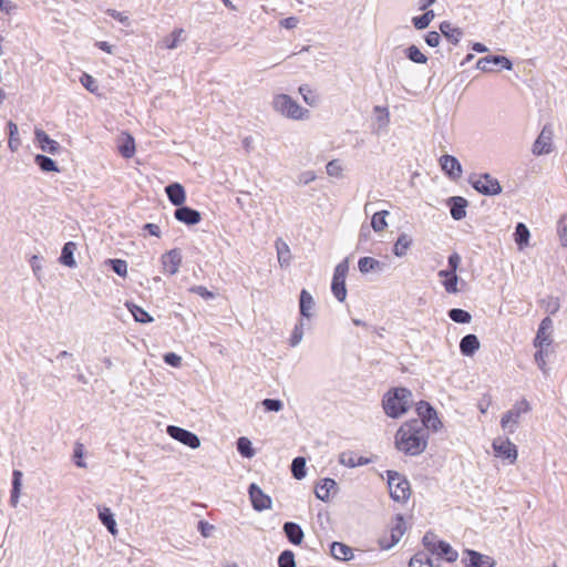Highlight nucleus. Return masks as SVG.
<instances>
[{"label":"nucleus","mask_w":567,"mask_h":567,"mask_svg":"<svg viewBox=\"0 0 567 567\" xmlns=\"http://www.w3.org/2000/svg\"><path fill=\"white\" fill-rule=\"evenodd\" d=\"M429 431L419 419H412L401 424L394 435L395 449L410 456L423 453L427 446Z\"/></svg>","instance_id":"f257e3e1"},{"label":"nucleus","mask_w":567,"mask_h":567,"mask_svg":"<svg viewBox=\"0 0 567 567\" xmlns=\"http://www.w3.org/2000/svg\"><path fill=\"white\" fill-rule=\"evenodd\" d=\"M411 395V391L405 388L390 390L383 398L385 414L394 419L403 415L410 406Z\"/></svg>","instance_id":"f03ea898"},{"label":"nucleus","mask_w":567,"mask_h":567,"mask_svg":"<svg viewBox=\"0 0 567 567\" xmlns=\"http://www.w3.org/2000/svg\"><path fill=\"white\" fill-rule=\"evenodd\" d=\"M272 105L278 113L292 120H303L309 115V111L307 109H302L288 94L276 95L274 97Z\"/></svg>","instance_id":"7ed1b4c3"},{"label":"nucleus","mask_w":567,"mask_h":567,"mask_svg":"<svg viewBox=\"0 0 567 567\" xmlns=\"http://www.w3.org/2000/svg\"><path fill=\"white\" fill-rule=\"evenodd\" d=\"M389 492L393 501L405 503L411 496L409 481L398 473L389 474Z\"/></svg>","instance_id":"20e7f679"},{"label":"nucleus","mask_w":567,"mask_h":567,"mask_svg":"<svg viewBox=\"0 0 567 567\" xmlns=\"http://www.w3.org/2000/svg\"><path fill=\"white\" fill-rule=\"evenodd\" d=\"M406 532V525L403 516L398 514L394 517V522L390 529L385 532L379 539L380 547L383 549H389L393 547L399 540L402 538L404 533Z\"/></svg>","instance_id":"39448f33"},{"label":"nucleus","mask_w":567,"mask_h":567,"mask_svg":"<svg viewBox=\"0 0 567 567\" xmlns=\"http://www.w3.org/2000/svg\"><path fill=\"white\" fill-rule=\"evenodd\" d=\"M529 411L530 404L526 399L517 401L514 406L503 415L501 420L502 427L507 430L509 433H513L519 422L520 416L528 413Z\"/></svg>","instance_id":"423d86ee"},{"label":"nucleus","mask_w":567,"mask_h":567,"mask_svg":"<svg viewBox=\"0 0 567 567\" xmlns=\"http://www.w3.org/2000/svg\"><path fill=\"white\" fill-rule=\"evenodd\" d=\"M423 545L430 550L432 554L437 555L439 557L444 558L449 563H454L457 560L458 554L452 546L444 542L437 540L433 536L425 535L423 537Z\"/></svg>","instance_id":"0eeeda50"},{"label":"nucleus","mask_w":567,"mask_h":567,"mask_svg":"<svg viewBox=\"0 0 567 567\" xmlns=\"http://www.w3.org/2000/svg\"><path fill=\"white\" fill-rule=\"evenodd\" d=\"M348 270H349L348 260L341 261L334 268L332 284H331V290H332L333 296L339 301H344L346 297H347L346 278L348 275Z\"/></svg>","instance_id":"6e6552de"},{"label":"nucleus","mask_w":567,"mask_h":567,"mask_svg":"<svg viewBox=\"0 0 567 567\" xmlns=\"http://www.w3.org/2000/svg\"><path fill=\"white\" fill-rule=\"evenodd\" d=\"M416 413L420 416L419 422L424 423L425 430L429 431L432 429L433 431H437L442 427V422L440 421L435 409L426 401H420L416 404Z\"/></svg>","instance_id":"1a4fd4ad"},{"label":"nucleus","mask_w":567,"mask_h":567,"mask_svg":"<svg viewBox=\"0 0 567 567\" xmlns=\"http://www.w3.org/2000/svg\"><path fill=\"white\" fill-rule=\"evenodd\" d=\"M470 182L477 192L484 195H497L502 190L498 181L488 174L474 175Z\"/></svg>","instance_id":"9d476101"},{"label":"nucleus","mask_w":567,"mask_h":567,"mask_svg":"<svg viewBox=\"0 0 567 567\" xmlns=\"http://www.w3.org/2000/svg\"><path fill=\"white\" fill-rule=\"evenodd\" d=\"M493 450L497 457L507 460L514 464L517 460V447L508 439L497 437L493 441Z\"/></svg>","instance_id":"9b49d317"},{"label":"nucleus","mask_w":567,"mask_h":567,"mask_svg":"<svg viewBox=\"0 0 567 567\" xmlns=\"http://www.w3.org/2000/svg\"><path fill=\"white\" fill-rule=\"evenodd\" d=\"M162 272L166 276H174L178 272L182 265V254L179 249L174 248L163 254L161 257Z\"/></svg>","instance_id":"f8f14e48"},{"label":"nucleus","mask_w":567,"mask_h":567,"mask_svg":"<svg viewBox=\"0 0 567 567\" xmlns=\"http://www.w3.org/2000/svg\"><path fill=\"white\" fill-rule=\"evenodd\" d=\"M167 433L175 440L179 441L181 443L192 447L197 449L200 444V441L198 436L185 429L169 425L167 427Z\"/></svg>","instance_id":"ddd939ff"},{"label":"nucleus","mask_w":567,"mask_h":567,"mask_svg":"<svg viewBox=\"0 0 567 567\" xmlns=\"http://www.w3.org/2000/svg\"><path fill=\"white\" fill-rule=\"evenodd\" d=\"M249 497L252 504V507L256 511H265L271 508V498L267 494H265L261 488L252 483L249 486Z\"/></svg>","instance_id":"4468645a"},{"label":"nucleus","mask_w":567,"mask_h":567,"mask_svg":"<svg viewBox=\"0 0 567 567\" xmlns=\"http://www.w3.org/2000/svg\"><path fill=\"white\" fill-rule=\"evenodd\" d=\"M553 131L544 126L533 145V153L537 156L551 152Z\"/></svg>","instance_id":"2eb2a0df"},{"label":"nucleus","mask_w":567,"mask_h":567,"mask_svg":"<svg viewBox=\"0 0 567 567\" xmlns=\"http://www.w3.org/2000/svg\"><path fill=\"white\" fill-rule=\"evenodd\" d=\"M442 171L452 179H458L462 176V166L456 157L452 155H443L440 157Z\"/></svg>","instance_id":"dca6fc26"},{"label":"nucleus","mask_w":567,"mask_h":567,"mask_svg":"<svg viewBox=\"0 0 567 567\" xmlns=\"http://www.w3.org/2000/svg\"><path fill=\"white\" fill-rule=\"evenodd\" d=\"M117 150L122 157L132 158L136 152L134 137L127 132H122L117 140Z\"/></svg>","instance_id":"f3484780"},{"label":"nucleus","mask_w":567,"mask_h":567,"mask_svg":"<svg viewBox=\"0 0 567 567\" xmlns=\"http://www.w3.org/2000/svg\"><path fill=\"white\" fill-rule=\"evenodd\" d=\"M336 492L337 483L332 478H322L315 489L316 496L323 502L329 501Z\"/></svg>","instance_id":"a211bd4d"},{"label":"nucleus","mask_w":567,"mask_h":567,"mask_svg":"<svg viewBox=\"0 0 567 567\" xmlns=\"http://www.w3.org/2000/svg\"><path fill=\"white\" fill-rule=\"evenodd\" d=\"M175 218L186 225H196L200 221V213L190 207H179L174 213Z\"/></svg>","instance_id":"6ab92c4d"},{"label":"nucleus","mask_w":567,"mask_h":567,"mask_svg":"<svg viewBox=\"0 0 567 567\" xmlns=\"http://www.w3.org/2000/svg\"><path fill=\"white\" fill-rule=\"evenodd\" d=\"M465 564L467 567H494V560L474 550H466Z\"/></svg>","instance_id":"aec40b11"},{"label":"nucleus","mask_w":567,"mask_h":567,"mask_svg":"<svg viewBox=\"0 0 567 567\" xmlns=\"http://www.w3.org/2000/svg\"><path fill=\"white\" fill-rule=\"evenodd\" d=\"M491 64H499L507 70L512 68L511 61L505 56H485L477 61V68L483 71H492Z\"/></svg>","instance_id":"412c9836"},{"label":"nucleus","mask_w":567,"mask_h":567,"mask_svg":"<svg viewBox=\"0 0 567 567\" xmlns=\"http://www.w3.org/2000/svg\"><path fill=\"white\" fill-rule=\"evenodd\" d=\"M331 556L338 560H350L353 557V550L344 543L334 542L330 546Z\"/></svg>","instance_id":"4be33fe9"},{"label":"nucleus","mask_w":567,"mask_h":567,"mask_svg":"<svg viewBox=\"0 0 567 567\" xmlns=\"http://www.w3.org/2000/svg\"><path fill=\"white\" fill-rule=\"evenodd\" d=\"M480 349V341L475 334H466L460 342L462 354L471 357Z\"/></svg>","instance_id":"5701e85b"},{"label":"nucleus","mask_w":567,"mask_h":567,"mask_svg":"<svg viewBox=\"0 0 567 567\" xmlns=\"http://www.w3.org/2000/svg\"><path fill=\"white\" fill-rule=\"evenodd\" d=\"M284 532L289 542L292 543L293 545H300L302 543L303 532L298 524L292 522L285 523Z\"/></svg>","instance_id":"b1692460"},{"label":"nucleus","mask_w":567,"mask_h":567,"mask_svg":"<svg viewBox=\"0 0 567 567\" xmlns=\"http://www.w3.org/2000/svg\"><path fill=\"white\" fill-rule=\"evenodd\" d=\"M97 511H99V518L102 522V524L107 528V530L112 535H116L117 534L116 522L114 519V516H113L111 509L105 506H100L97 508Z\"/></svg>","instance_id":"393cba45"},{"label":"nucleus","mask_w":567,"mask_h":567,"mask_svg":"<svg viewBox=\"0 0 567 567\" xmlns=\"http://www.w3.org/2000/svg\"><path fill=\"white\" fill-rule=\"evenodd\" d=\"M166 194L172 204L179 206L185 202V190L181 184H172L166 187Z\"/></svg>","instance_id":"a878e982"},{"label":"nucleus","mask_w":567,"mask_h":567,"mask_svg":"<svg viewBox=\"0 0 567 567\" xmlns=\"http://www.w3.org/2000/svg\"><path fill=\"white\" fill-rule=\"evenodd\" d=\"M76 250V244L73 241H68L64 244L60 257L61 264L68 266L70 268H74L76 266V261L74 259V251Z\"/></svg>","instance_id":"bb28decb"},{"label":"nucleus","mask_w":567,"mask_h":567,"mask_svg":"<svg viewBox=\"0 0 567 567\" xmlns=\"http://www.w3.org/2000/svg\"><path fill=\"white\" fill-rule=\"evenodd\" d=\"M38 144L41 147L43 152L50 153V154H56L60 151V144L51 140L44 132L38 131Z\"/></svg>","instance_id":"cd10ccee"},{"label":"nucleus","mask_w":567,"mask_h":567,"mask_svg":"<svg viewBox=\"0 0 567 567\" xmlns=\"http://www.w3.org/2000/svg\"><path fill=\"white\" fill-rule=\"evenodd\" d=\"M22 485V472L14 470L12 473V489L10 496V504L16 507L19 502L20 489Z\"/></svg>","instance_id":"c85d7f7f"},{"label":"nucleus","mask_w":567,"mask_h":567,"mask_svg":"<svg viewBox=\"0 0 567 567\" xmlns=\"http://www.w3.org/2000/svg\"><path fill=\"white\" fill-rule=\"evenodd\" d=\"M439 276L444 278L443 286L449 293L457 292L458 277L453 271L440 270Z\"/></svg>","instance_id":"c756f323"},{"label":"nucleus","mask_w":567,"mask_h":567,"mask_svg":"<svg viewBox=\"0 0 567 567\" xmlns=\"http://www.w3.org/2000/svg\"><path fill=\"white\" fill-rule=\"evenodd\" d=\"M467 202L463 197H453L451 206V215L454 219L460 220L466 215Z\"/></svg>","instance_id":"7c9ffc66"},{"label":"nucleus","mask_w":567,"mask_h":567,"mask_svg":"<svg viewBox=\"0 0 567 567\" xmlns=\"http://www.w3.org/2000/svg\"><path fill=\"white\" fill-rule=\"evenodd\" d=\"M529 236V230L525 226V224L518 223L515 229L514 237L515 243L517 244L520 250L528 246Z\"/></svg>","instance_id":"2f4dec72"},{"label":"nucleus","mask_w":567,"mask_h":567,"mask_svg":"<svg viewBox=\"0 0 567 567\" xmlns=\"http://www.w3.org/2000/svg\"><path fill=\"white\" fill-rule=\"evenodd\" d=\"M126 307L128 308V310L131 311V313L133 315L134 319L137 322L148 323L153 321V318L142 307L132 302H127Z\"/></svg>","instance_id":"473e14b6"},{"label":"nucleus","mask_w":567,"mask_h":567,"mask_svg":"<svg viewBox=\"0 0 567 567\" xmlns=\"http://www.w3.org/2000/svg\"><path fill=\"white\" fill-rule=\"evenodd\" d=\"M440 30L443 33V35L446 37L453 43H457L462 35V31L458 28L453 27L447 21L441 23Z\"/></svg>","instance_id":"72a5a7b5"},{"label":"nucleus","mask_w":567,"mask_h":567,"mask_svg":"<svg viewBox=\"0 0 567 567\" xmlns=\"http://www.w3.org/2000/svg\"><path fill=\"white\" fill-rule=\"evenodd\" d=\"M8 130H9L8 146L12 152H16L21 144L20 138H19L18 125L16 123H13L12 121H9Z\"/></svg>","instance_id":"f704fd0d"},{"label":"nucleus","mask_w":567,"mask_h":567,"mask_svg":"<svg viewBox=\"0 0 567 567\" xmlns=\"http://www.w3.org/2000/svg\"><path fill=\"white\" fill-rule=\"evenodd\" d=\"M411 244H412L411 238L408 235L402 234L401 236H399L398 240L394 244V247H393L394 255L398 257L404 256L406 254L408 249L410 248Z\"/></svg>","instance_id":"c9c22d12"},{"label":"nucleus","mask_w":567,"mask_h":567,"mask_svg":"<svg viewBox=\"0 0 567 567\" xmlns=\"http://www.w3.org/2000/svg\"><path fill=\"white\" fill-rule=\"evenodd\" d=\"M313 303L312 296L306 289H302L300 293V313L303 317H310V309L313 307Z\"/></svg>","instance_id":"e433bc0d"},{"label":"nucleus","mask_w":567,"mask_h":567,"mask_svg":"<svg viewBox=\"0 0 567 567\" xmlns=\"http://www.w3.org/2000/svg\"><path fill=\"white\" fill-rule=\"evenodd\" d=\"M389 215L388 210H381L375 213L371 218V226L374 231H382L388 226L385 217Z\"/></svg>","instance_id":"4c0bfd02"},{"label":"nucleus","mask_w":567,"mask_h":567,"mask_svg":"<svg viewBox=\"0 0 567 567\" xmlns=\"http://www.w3.org/2000/svg\"><path fill=\"white\" fill-rule=\"evenodd\" d=\"M184 30L182 28L175 29L172 34L163 40L166 49H175L183 40Z\"/></svg>","instance_id":"58836bf2"},{"label":"nucleus","mask_w":567,"mask_h":567,"mask_svg":"<svg viewBox=\"0 0 567 567\" xmlns=\"http://www.w3.org/2000/svg\"><path fill=\"white\" fill-rule=\"evenodd\" d=\"M409 567H433V564L425 553H416L410 559Z\"/></svg>","instance_id":"ea45409f"},{"label":"nucleus","mask_w":567,"mask_h":567,"mask_svg":"<svg viewBox=\"0 0 567 567\" xmlns=\"http://www.w3.org/2000/svg\"><path fill=\"white\" fill-rule=\"evenodd\" d=\"M299 93L302 95L303 101L308 105L313 106L317 104L318 95L313 90H311V87L309 85H307V84L300 85Z\"/></svg>","instance_id":"a19ab883"},{"label":"nucleus","mask_w":567,"mask_h":567,"mask_svg":"<svg viewBox=\"0 0 567 567\" xmlns=\"http://www.w3.org/2000/svg\"><path fill=\"white\" fill-rule=\"evenodd\" d=\"M449 317L454 322H457V323H468L472 319V316L470 312H467L463 309H458V308L451 309L449 311Z\"/></svg>","instance_id":"79ce46f5"},{"label":"nucleus","mask_w":567,"mask_h":567,"mask_svg":"<svg viewBox=\"0 0 567 567\" xmlns=\"http://www.w3.org/2000/svg\"><path fill=\"white\" fill-rule=\"evenodd\" d=\"M291 472L297 480L303 478L306 476V460L296 457L291 464Z\"/></svg>","instance_id":"37998d69"},{"label":"nucleus","mask_w":567,"mask_h":567,"mask_svg":"<svg viewBox=\"0 0 567 567\" xmlns=\"http://www.w3.org/2000/svg\"><path fill=\"white\" fill-rule=\"evenodd\" d=\"M433 19L434 12L432 10H427L424 14L414 17L412 21L416 29L422 30L425 29Z\"/></svg>","instance_id":"c03bdc74"},{"label":"nucleus","mask_w":567,"mask_h":567,"mask_svg":"<svg viewBox=\"0 0 567 567\" xmlns=\"http://www.w3.org/2000/svg\"><path fill=\"white\" fill-rule=\"evenodd\" d=\"M406 56L415 62V63H420V64H424L426 63L427 61V58L420 51V49L415 45H411L406 49Z\"/></svg>","instance_id":"a18cd8bd"},{"label":"nucleus","mask_w":567,"mask_h":567,"mask_svg":"<svg viewBox=\"0 0 567 567\" xmlns=\"http://www.w3.org/2000/svg\"><path fill=\"white\" fill-rule=\"evenodd\" d=\"M38 166L43 172H59L56 163L44 155L38 154Z\"/></svg>","instance_id":"49530a36"},{"label":"nucleus","mask_w":567,"mask_h":567,"mask_svg":"<svg viewBox=\"0 0 567 567\" xmlns=\"http://www.w3.org/2000/svg\"><path fill=\"white\" fill-rule=\"evenodd\" d=\"M84 457V445L80 442H76L74 444L73 450V461L78 467H86L85 462L83 461Z\"/></svg>","instance_id":"de8ad7c7"},{"label":"nucleus","mask_w":567,"mask_h":567,"mask_svg":"<svg viewBox=\"0 0 567 567\" xmlns=\"http://www.w3.org/2000/svg\"><path fill=\"white\" fill-rule=\"evenodd\" d=\"M237 449L243 456L251 457L254 455L251 442L247 437H240L237 441Z\"/></svg>","instance_id":"09e8293b"},{"label":"nucleus","mask_w":567,"mask_h":567,"mask_svg":"<svg viewBox=\"0 0 567 567\" xmlns=\"http://www.w3.org/2000/svg\"><path fill=\"white\" fill-rule=\"evenodd\" d=\"M557 233L561 246L567 247V215H564L557 226Z\"/></svg>","instance_id":"8fccbe9b"},{"label":"nucleus","mask_w":567,"mask_h":567,"mask_svg":"<svg viewBox=\"0 0 567 567\" xmlns=\"http://www.w3.org/2000/svg\"><path fill=\"white\" fill-rule=\"evenodd\" d=\"M80 82L91 93H96L99 90V85H97L95 79L87 73H83L81 75Z\"/></svg>","instance_id":"3c124183"},{"label":"nucleus","mask_w":567,"mask_h":567,"mask_svg":"<svg viewBox=\"0 0 567 567\" xmlns=\"http://www.w3.org/2000/svg\"><path fill=\"white\" fill-rule=\"evenodd\" d=\"M327 174L331 177H340L343 171L342 164L339 159L330 161L327 166Z\"/></svg>","instance_id":"603ef678"},{"label":"nucleus","mask_w":567,"mask_h":567,"mask_svg":"<svg viewBox=\"0 0 567 567\" xmlns=\"http://www.w3.org/2000/svg\"><path fill=\"white\" fill-rule=\"evenodd\" d=\"M379 265V261L371 257L360 258L358 266L359 270L363 274L373 270Z\"/></svg>","instance_id":"864d4df0"},{"label":"nucleus","mask_w":567,"mask_h":567,"mask_svg":"<svg viewBox=\"0 0 567 567\" xmlns=\"http://www.w3.org/2000/svg\"><path fill=\"white\" fill-rule=\"evenodd\" d=\"M279 567H295V555L291 550H284L278 558Z\"/></svg>","instance_id":"5fc2aeb1"},{"label":"nucleus","mask_w":567,"mask_h":567,"mask_svg":"<svg viewBox=\"0 0 567 567\" xmlns=\"http://www.w3.org/2000/svg\"><path fill=\"white\" fill-rule=\"evenodd\" d=\"M112 265V269L114 272H116L121 277L127 276V264L125 260L122 259H112L110 260Z\"/></svg>","instance_id":"6e6d98bb"},{"label":"nucleus","mask_w":567,"mask_h":567,"mask_svg":"<svg viewBox=\"0 0 567 567\" xmlns=\"http://www.w3.org/2000/svg\"><path fill=\"white\" fill-rule=\"evenodd\" d=\"M550 342H551V339H550L549 331L544 332L542 339H539V331H537L536 338L534 340V346L536 348H546L550 344Z\"/></svg>","instance_id":"4d7b16f0"},{"label":"nucleus","mask_w":567,"mask_h":567,"mask_svg":"<svg viewBox=\"0 0 567 567\" xmlns=\"http://www.w3.org/2000/svg\"><path fill=\"white\" fill-rule=\"evenodd\" d=\"M262 405L267 411H280L282 409V402L279 400L265 399Z\"/></svg>","instance_id":"13d9d810"},{"label":"nucleus","mask_w":567,"mask_h":567,"mask_svg":"<svg viewBox=\"0 0 567 567\" xmlns=\"http://www.w3.org/2000/svg\"><path fill=\"white\" fill-rule=\"evenodd\" d=\"M190 291L203 297L204 299H212L214 297V293L204 286H194L190 288Z\"/></svg>","instance_id":"bf43d9fd"},{"label":"nucleus","mask_w":567,"mask_h":567,"mask_svg":"<svg viewBox=\"0 0 567 567\" xmlns=\"http://www.w3.org/2000/svg\"><path fill=\"white\" fill-rule=\"evenodd\" d=\"M302 334H303L302 327L296 326L292 331L291 338H290V346L291 347L297 346L300 342V340L302 339Z\"/></svg>","instance_id":"052dcab7"},{"label":"nucleus","mask_w":567,"mask_h":567,"mask_svg":"<svg viewBox=\"0 0 567 567\" xmlns=\"http://www.w3.org/2000/svg\"><path fill=\"white\" fill-rule=\"evenodd\" d=\"M440 41H441V35L436 31H431L425 37V42L430 47H437L440 44Z\"/></svg>","instance_id":"680f3d73"},{"label":"nucleus","mask_w":567,"mask_h":567,"mask_svg":"<svg viewBox=\"0 0 567 567\" xmlns=\"http://www.w3.org/2000/svg\"><path fill=\"white\" fill-rule=\"evenodd\" d=\"M460 264H461L460 255L457 252L452 254L449 257V267H450V269L447 271H453L454 274H456V270H457Z\"/></svg>","instance_id":"e2e57ef3"},{"label":"nucleus","mask_w":567,"mask_h":567,"mask_svg":"<svg viewBox=\"0 0 567 567\" xmlns=\"http://www.w3.org/2000/svg\"><path fill=\"white\" fill-rule=\"evenodd\" d=\"M164 361L172 367H178L181 364L182 359L179 355L169 352L164 355Z\"/></svg>","instance_id":"0e129e2a"},{"label":"nucleus","mask_w":567,"mask_h":567,"mask_svg":"<svg viewBox=\"0 0 567 567\" xmlns=\"http://www.w3.org/2000/svg\"><path fill=\"white\" fill-rule=\"evenodd\" d=\"M551 327H553V321L549 317H546L545 319H543L539 324V328H538L539 339L543 338L544 332H546V331L550 332Z\"/></svg>","instance_id":"69168bd1"},{"label":"nucleus","mask_w":567,"mask_h":567,"mask_svg":"<svg viewBox=\"0 0 567 567\" xmlns=\"http://www.w3.org/2000/svg\"><path fill=\"white\" fill-rule=\"evenodd\" d=\"M107 14H110L112 18H114L115 20L120 21L121 23H127L128 22V17L123 14L122 12H118L114 9H109L107 11Z\"/></svg>","instance_id":"338daca9"},{"label":"nucleus","mask_w":567,"mask_h":567,"mask_svg":"<svg viewBox=\"0 0 567 567\" xmlns=\"http://www.w3.org/2000/svg\"><path fill=\"white\" fill-rule=\"evenodd\" d=\"M17 9L16 4L10 0H0V10L10 14Z\"/></svg>","instance_id":"774afa93"}]
</instances>
